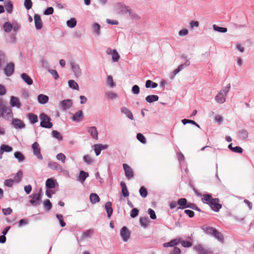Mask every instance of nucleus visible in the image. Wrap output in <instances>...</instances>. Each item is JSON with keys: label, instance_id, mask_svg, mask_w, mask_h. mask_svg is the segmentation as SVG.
I'll return each mask as SVG.
<instances>
[{"label": "nucleus", "instance_id": "obj_1", "mask_svg": "<svg viewBox=\"0 0 254 254\" xmlns=\"http://www.w3.org/2000/svg\"><path fill=\"white\" fill-rule=\"evenodd\" d=\"M201 200L203 203L208 204L215 212L219 211L222 207V205L219 203V199L213 198L209 194H203Z\"/></svg>", "mask_w": 254, "mask_h": 254}, {"label": "nucleus", "instance_id": "obj_2", "mask_svg": "<svg viewBox=\"0 0 254 254\" xmlns=\"http://www.w3.org/2000/svg\"><path fill=\"white\" fill-rule=\"evenodd\" d=\"M231 85L228 84L226 86L223 87L215 97L216 101L219 104L224 103L225 101V97L230 90Z\"/></svg>", "mask_w": 254, "mask_h": 254}, {"label": "nucleus", "instance_id": "obj_3", "mask_svg": "<svg viewBox=\"0 0 254 254\" xmlns=\"http://www.w3.org/2000/svg\"><path fill=\"white\" fill-rule=\"evenodd\" d=\"M41 121L40 126L42 127L51 128L53 127V124L50 122L51 118L45 113H41L39 116Z\"/></svg>", "mask_w": 254, "mask_h": 254}, {"label": "nucleus", "instance_id": "obj_4", "mask_svg": "<svg viewBox=\"0 0 254 254\" xmlns=\"http://www.w3.org/2000/svg\"><path fill=\"white\" fill-rule=\"evenodd\" d=\"M129 7L122 2L116 3L114 7L115 11L118 14H125L128 11Z\"/></svg>", "mask_w": 254, "mask_h": 254}, {"label": "nucleus", "instance_id": "obj_5", "mask_svg": "<svg viewBox=\"0 0 254 254\" xmlns=\"http://www.w3.org/2000/svg\"><path fill=\"white\" fill-rule=\"evenodd\" d=\"M29 197L32 198V199H31L29 202L32 205L35 206L39 205L42 198V190H41L38 193L29 195Z\"/></svg>", "mask_w": 254, "mask_h": 254}, {"label": "nucleus", "instance_id": "obj_6", "mask_svg": "<svg viewBox=\"0 0 254 254\" xmlns=\"http://www.w3.org/2000/svg\"><path fill=\"white\" fill-rule=\"evenodd\" d=\"M0 111L1 112V116L3 118L8 120L12 116V111L9 107L2 105L0 108Z\"/></svg>", "mask_w": 254, "mask_h": 254}, {"label": "nucleus", "instance_id": "obj_7", "mask_svg": "<svg viewBox=\"0 0 254 254\" xmlns=\"http://www.w3.org/2000/svg\"><path fill=\"white\" fill-rule=\"evenodd\" d=\"M70 65L74 76L76 78L80 77L82 75V70L79 65L74 62H71Z\"/></svg>", "mask_w": 254, "mask_h": 254}, {"label": "nucleus", "instance_id": "obj_8", "mask_svg": "<svg viewBox=\"0 0 254 254\" xmlns=\"http://www.w3.org/2000/svg\"><path fill=\"white\" fill-rule=\"evenodd\" d=\"M32 148L33 151V154L39 160H42L43 157L41 153V148L38 142H35L32 145Z\"/></svg>", "mask_w": 254, "mask_h": 254}, {"label": "nucleus", "instance_id": "obj_9", "mask_svg": "<svg viewBox=\"0 0 254 254\" xmlns=\"http://www.w3.org/2000/svg\"><path fill=\"white\" fill-rule=\"evenodd\" d=\"M120 235L124 242H127L130 238V233L125 226H124L121 230Z\"/></svg>", "mask_w": 254, "mask_h": 254}, {"label": "nucleus", "instance_id": "obj_10", "mask_svg": "<svg viewBox=\"0 0 254 254\" xmlns=\"http://www.w3.org/2000/svg\"><path fill=\"white\" fill-rule=\"evenodd\" d=\"M123 168L125 171V173L126 177L128 179H131L133 177V172L131 167L127 164H123Z\"/></svg>", "mask_w": 254, "mask_h": 254}, {"label": "nucleus", "instance_id": "obj_11", "mask_svg": "<svg viewBox=\"0 0 254 254\" xmlns=\"http://www.w3.org/2000/svg\"><path fill=\"white\" fill-rule=\"evenodd\" d=\"M106 53L108 55L112 56V61L114 62H118L120 58V56L116 50H113L109 48L106 50Z\"/></svg>", "mask_w": 254, "mask_h": 254}, {"label": "nucleus", "instance_id": "obj_12", "mask_svg": "<svg viewBox=\"0 0 254 254\" xmlns=\"http://www.w3.org/2000/svg\"><path fill=\"white\" fill-rule=\"evenodd\" d=\"M72 100L70 99L64 100L61 102L60 106L63 110L69 109L72 105Z\"/></svg>", "mask_w": 254, "mask_h": 254}, {"label": "nucleus", "instance_id": "obj_13", "mask_svg": "<svg viewBox=\"0 0 254 254\" xmlns=\"http://www.w3.org/2000/svg\"><path fill=\"white\" fill-rule=\"evenodd\" d=\"M87 132L94 139H98V132L97 128L95 127H91L87 128Z\"/></svg>", "mask_w": 254, "mask_h": 254}, {"label": "nucleus", "instance_id": "obj_14", "mask_svg": "<svg viewBox=\"0 0 254 254\" xmlns=\"http://www.w3.org/2000/svg\"><path fill=\"white\" fill-rule=\"evenodd\" d=\"M35 27L37 29H41L43 27V23L41 17L38 14H35L34 16Z\"/></svg>", "mask_w": 254, "mask_h": 254}, {"label": "nucleus", "instance_id": "obj_15", "mask_svg": "<svg viewBox=\"0 0 254 254\" xmlns=\"http://www.w3.org/2000/svg\"><path fill=\"white\" fill-rule=\"evenodd\" d=\"M14 65L12 63H10L7 64L4 68V72L6 76H10L14 71Z\"/></svg>", "mask_w": 254, "mask_h": 254}, {"label": "nucleus", "instance_id": "obj_16", "mask_svg": "<svg viewBox=\"0 0 254 254\" xmlns=\"http://www.w3.org/2000/svg\"><path fill=\"white\" fill-rule=\"evenodd\" d=\"M10 104L12 107H16L19 108L21 107V103L17 97L12 96L10 97Z\"/></svg>", "mask_w": 254, "mask_h": 254}, {"label": "nucleus", "instance_id": "obj_17", "mask_svg": "<svg viewBox=\"0 0 254 254\" xmlns=\"http://www.w3.org/2000/svg\"><path fill=\"white\" fill-rule=\"evenodd\" d=\"M122 113L126 115V116L131 120L134 119L133 116L131 112L126 107H123L121 108Z\"/></svg>", "mask_w": 254, "mask_h": 254}, {"label": "nucleus", "instance_id": "obj_18", "mask_svg": "<svg viewBox=\"0 0 254 254\" xmlns=\"http://www.w3.org/2000/svg\"><path fill=\"white\" fill-rule=\"evenodd\" d=\"M12 124L16 128H23L25 127V124L20 119H15L12 121Z\"/></svg>", "mask_w": 254, "mask_h": 254}, {"label": "nucleus", "instance_id": "obj_19", "mask_svg": "<svg viewBox=\"0 0 254 254\" xmlns=\"http://www.w3.org/2000/svg\"><path fill=\"white\" fill-rule=\"evenodd\" d=\"M57 184L56 181L52 178L48 179L46 181V187L48 189H54Z\"/></svg>", "mask_w": 254, "mask_h": 254}, {"label": "nucleus", "instance_id": "obj_20", "mask_svg": "<svg viewBox=\"0 0 254 254\" xmlns=\"http://www.w3.org/2000/svg\"><path fill=\"white\" fill-rule=\"evenodd\" d=\"M189 202H187V200L185 198H182L179 199L178 200V204L180 205L178 209H184L187 208Z\"/></svg>", "mask_w": 254, "mask_h": 254}, {"label": "nucleus", "instance_id": "obj_21", "mask_svg": "<svg viewBox=\"0 0 254 254\" xmlns=\"http://www.w3.org/2000/svg\"><path fill=\"white\" fill-rule=\"evenodd\" d=\"M83 112L80 110L76 112L72 117V121L76 122H80L83 118Z\"/></svg>", "mask_w": 254, "mask_h": 254}, {"label": "nucleus", "instance_id": "obj_22", "mask_svg": "<svg viewBox=\"0 0 254 254\" xmlns=\"http://www.w3.org/2000/svg\"><path fill=\"white\" fill-rule=\"evenodd\" d=\"M21 77L28 85H31L33 84V80L27 74L25 73H22Z\"/></svg>", "mask_w": 254, "mask_h": 254}, {"label": "nucleus", "instance_id": "obj_23", "mask_svg": "<svg viewBox=\"0 0 254 254\" xmlns=\"http://www.w3.org/2000/svg\"><path fill=\"white\" fill-rule=\"evenodd\" d=\"M48 166L49 168L53 170L59 171L62 166L56 162L51 161L48 163Z\"/></svg>", "mask_w": 254, "mask_h": 254}, {"label": "nucleus", "instance_id": "obj_24", "mask_svg": "<svg viewBox=\"0 0 254 254\" xmlns=\"http://www.w3.org/2000/svg\"><path fill=\"white\" fill-rule=\"evenodd\" d=\"M105 208L107 213V216L109 218H110L113 213L112 203L110 201L106 202L105 204Z\"/></svg>", "mask_w": 254, "mask_h": 254}, {"label": "nucleus", "instance_id": "obj_25", "mask_svg": "<svg viewBox=\"0 0 254 254\" xmlns=\"http://www.w3.org/2000/svg\"><path fill=\"white\" fill-rule=\"evenodd\" d=\"M49 97L47 95L41 94L38 96V101L41 104H45L48 102Z\"/></svg>", "mask_w": 254, "mask_h": 254}, {"label": "nucleus", "instance_id": "obj_26", "mask_svg": "<svg viewBox=\"0 0 254 254\" xmlns=\"http://www.w3.org/2000/svg\"><path fill=\"white\" fill-rule=\"evenodd\" d=\"M68 86L74 90H79V85L78 83L74 80L71 79L68 81Z\"/></svg>", "mask_w": 254, "mask_h": 254}, {"label": "nucleus", "instance_id": "obj_27", "mask_svg": "<svg viewBox=\"0 0 254 254\" xmlns=\"http://www.w3.org/2000/svg\"><path fill=\"white\" fill-rule=\"evenodd\" d=\"M106 84L111 88L115 87L116 84L113 80V78L111 75H108L106 79Z\"/></svg>", "mask_w": 254, "mask_h": 254}, {"label": "nucleus", "instance_id": "obj_28", "mask_svg": "<svg viewBox=\"0 0 254 254\" xmlns=\"http://www.w3.org/2000/svg\"><path fill=\"white\" fill-rule=\"evenodd\" d=\"M90 201L91 203L95 204L100 201V198L96 193H92L90 195Z\"/></svg>", "mask_w": 254, "mask_h": 254}, {"label": "nucleus", "instance_id": "obj_29", "mask_svg": "<svg viewBox=\"0 0 254 254\" xmlns=\"http://www.w3.org/2000/svg\"><path fill=\"white\" fill-rule=\"evenodd\" d=\"M23 177V172L21 170L19 171L13 177V181L16 183H19L22 180Z\"/></svg>", "mask_w": 254, "mask_h": 254}, {"label": "nucleus", "instance_id": "obj_30", "mask_svg": "<svg viewBox=\"0 0 254 254\" xmlns=\"http://www.w3.org/2000/svg\"><path fill=\"white\" fill-rule=\"evenodd\" d=\"M159 99V97L155 95H148L145 98V100L147 102L151 103L155 101H157Z\"/></svg>", "mask_w": 254, "mask_h": 254}, {"label": "nucleus", "instance_id": "obj_31", "mask_svg": "<svg viewBox=\"0 0 254 254\" xmlns=\"http://www.w3.org/2000/svg\"><path fill=\"white\" fill-rule=\"evenodd\" d=\"M100 25L97 23H94L92 24V29L93 31L97 35L100 34Z\"/></svg>", "mask_w": 254, "mask_h": 254}, {"label": "nucleus", "instance_id": "obj_32", "mask_svg": "<svg viewBox=\"0 0 254 254\" xmlns=\"http://www.w3.org/2000/svg\"><path fill=\"white\" fill-rule=\"evenodd\" d=\"M140 225L143 228H146L149 224V221L147 217H141L139 219Z\"/></svg>", "mask_w": 254, "mask_h": 254}, {"label": "nucleus", "instance_id": "obj_33", "mask_svg": "<svg viewBox=\"0 0 254 254\" xmlns=\"http://www.w3.org/2000/svg\"><path fill=\"white\" fill-rule=\"evenodd\" d=\"M3 29L5 32L9 33L12 29V25L9 22H5L3 24Z\"/></svg>", "mask_w": 254, "mask_h": 254}, {"label": "nucleus", "instance_id": "obj_34", "mask_svg": "<svg viewBox=\"0 0 254 254\" xmlns=\"http://www.w3.org/2000/svg\"><path fill=\"white\" fill-rule=\"evenodd\" d=\"M14 157L18 160L19 162H22L25 160L24 155L19 151H16L14 153Z\"/></svg>", "mask_w": 254, "mask_h": 254}, {"label": "nucleus", "instance_id": "obj_35", "mask_svg": "<svg viewBox=\"0 0 254 254\" xmlns=\"http://www.w3.org/2000/svg\"><path fill=\"white\" fill-rule=\"evenodd\" d=\"M89 174L87 172H84L83 171H80L79 175V179L80 182L83 183L86 179L88 177Z\"/></svg>", "mask_w": 254, "mask_h": 254}, {"label": "nucleus", "instance_id": "obj_36", "mask_svg": "<svg viewBox=\"0 0 254 254\" xmlns=\"http://www.w3.org/2000/svg\"><path fill=\"white\" fill-rule=\"evenodd\" d=\"M248 132L246 129H242L239 131V136L242 139H246L248 137Z\"/></svg>", "mask_w": 254, "mask_h": 254}, {"label": "nucleus", "instance_id": "obj_37", "mask_svg": "<svg viewBox=\"0 0 254 254\" xmlns=\"http://www.w3.org/2000/svg\"><path fill=\"white\" fill-rule=\"evenodd\" d=\"M28 117L31 124H34L38 122V117L37 115L32 113H29L28 115Z\"/></svg>", "mask_w": 254, "mask_h": 254}, {"label": "nucleus", "instance_id": "obj_38", "mask_svg": "<svg viewBox=\"0 0 254 254\" xmlns=\"http://www.w3.org/2000/svg\"><path fill=\"white\" fill-rule=\"evenodd\" d=\"M129 16L132 19L137 20L139 19V16L130 8H128V11H127Z\"/></svg>", "mask_w": 254, "mask_h": 254}, {"label": "nucleus", "instance_id": "obj_39", "mask_svg": "<svg viewBox=\"0 0 254 254\" xmlns=\"http://www.w3.org/2000/svg\"><path fill=\"white\" fill-rule=\"evenodd\" d=\"M84 162L88 165H90L94 161V159L89 155H84L83 157Z\"/></svg>", "mask_w": 254, "mask_h": 254}, {"label": "nucleus", "instance_id": "obj_40", "mask_svg": "<svg viewBox=\"0 0 254 254\" xmlns=\"http://www.w3.org/2000/svg\"><path fill=\"white\" fill-rule=\"evenodd\" d=\"M203 230L207 234L213 235L216 229L211 227H203Z\"/></svg>", "mask_w": 254, "mask_h": 254}, {"label": "nucleus", "instance_id": "obj_41", "mask_svg": "<svg viewBox=\"0 0 254 254\" xmlns=\"http://www.w3.org/2000/svg\"><path fill=\"white\" fill-rule=\"evenodd\" d=\"M77 23L75 18H72L66 21V25L68 27L74 28Z\"/></svg>", "mask_w": 254, "mask_h": 254}, {"label": "nucleus", "instance_id": "obj_42", "mask_svg": "<svg viewBox=\"0 0 254 254\" xmlns=\"http://www.w3.org/2000/svg\"><path fill=\"white\" fill-rule=\"evenodd\" d=\"M215 239H216L218 241L223 243V237L222 235L218 232L217 230L215 231L213 235H212Z\"/></svg>", "mask_w": 254, "mask_h": 254}, {"label": "nucleus", "instance_id": "obj_43", "mask_svg": "<svg viewBox=\"0 0 254 254\" xmlns=\"http://www.w3.org/2000/svg\"><path fill=\"white\" fill-rule=\"evenodd\" d=\"M106 95L109 99L112 100H114L118 97L117 94L111 91L107 92L106 93Z\"/></svg>", "mask_w": 254, "mask_h": 254}, {"label": "nucleus", "instance_id": "obj_44", "mask_svg": "<svg viewBox=\"0 0 254 254\" xmlns=\"http://www.w3.org/2000/svg\"><path fill=\"white\" fill-rule=\"evenodd\" d=\"M213 28L214 30L221 33H226L227 31L226 28L221 27L215 24L213 25Z\"/></svg>", "mask_w": 254, "mask_h": 254}, {"label": "nucleus", "instance_id": "obj_45", "mask_svg": "<svg viewBox=\"0 0 254 254\" xmlns=\"http://www.w3.org/2000/svg\"><path fill=\"white\" fill-rule=\"evenodd\" d=\"M157 86H158V84L156 83L153 82L150 80H147L146 81L145 87L147 88H148L150 87H152V88H155L157 87Z\"/></svg>", "mask_w": 254, "mask_h": 254}, {"label": "nucleus", "instance_id": "obj_46", "mask_svg": "<svg viewBox=\"0 0 254 254\" xmlns=\"http://www.w3.org/2000/svg\"><path fill=\"white\" fill-rule=\"evenodd\" d=\"M5 8L6 10V11L9 13H11L13 9V6L12 4L11 1H8L6 2L5 5Z\"/></svg>", "mask_w": 254, "mask_h": 254}, {"label": "nucleus", "instance_id": "obj_47", "mask_svg": "<svg viewBox=\"0 0 254 254\" xmlns=\"http://www.w3.org/2000/svg\"><path fill=\"white\" fill-rule=\"evenodd\" d=\"M56 158L58 160L61 161L62 163H64L65 162L66 156L64 154L60 153L56 155Z\"/></svg>", "mask_w": 254, "mask_h": 254}, {"label": "nucleus", "instance_id": "obj_48", "mask_svg": "<svg viewBox=\"0 0 254 254\" xmlns=\"http://www.w3.org/2000/svg\"><path fill=\"white\" fill-rule=\"evenodd\" d=\"M45 208L48 210H50L52 208V203L49 199H46L43 202Z\"/></svg>", "mask_w": 254, "mask_h": 254}, {"label": "nucleus", "instance_id": "obj_49", "mask_svg": "<svg viewBox=\"0 0 254 254\" xmlns=\"http://www.w3.org/2000/svg\"><path fill=\"white\" fill-rule=\"evenodd\" d=\"M0 148L4 152H10L12 151V148L7 145L3 144L1 145Z\"/></svg>", "mask_w": 254, "mask_h": 254}, {"label": "nucleus", "instance_id": "obj_50", "mask_svg": "<svg viewBox=\"0 0 254 254\" xmlns=\"http://www.w3.org/2000/svg\"><path fill=\"white\" fill-rule=\"evenodd\" d=\"M52 136L58 139L59 140H62V136L60 133L57 130H53L52 132Z\"/></svg>", "mask_w": 254, "mask_h": 254}, {"label": "nucleus", "instance_id": "obj_51", "mask_svg": "<svg viewBox=\"0 0 254 254\" xmlns=\"http://www.w3.org/2000/svg\"><path fill=\"white\" fill-rule=\"evenodd\" d=\"M139 193L142 197H146L147 195V191L144 187H141L139 190Z\"/></svg>", "mask_w": 254, "mask_h": 254}, {"label": "nucleus", "instance_id": "obj_52", "mask_svg": "<svg viewBox=\"0 0 254 254\" xmlns=\"http://www.w3.org/2000/svg\"><path fill=\"white\" fill-rule=\"evenodd\" d=\"M56 217L59 221L60 224L62 227L65 226V223L64 221L63 216L62 214H56Z\"/></svg>", "mask_w": 254, "mask_h": 254}, {"label": "nucleus", "instance_id": "obj_53", "mask_svg": "<svg viewBox=\"0 0 254 254\" xmlns=\"http://www.w3.org/2000/svg\"><path fill=\"white\" fill-rule=\"evenodd\" d=\"M137 139L143 144H145L146 142V139L144 136L141 133H138L136 136Z\"/></svg>", "mask_w": 254, "mask_h": 254}, {"label": "nucleus", "instance_id": "obj_54", "mask_svg": "<svg viewBox=\"0 0 254 254\" xmlns=\"http://www.w3.org/2000/svg\"><path fill=\"white\" fill-rule=\"evenodd\" d=\"M24 5L26 9L29 10L32 7V2L31 0H25Z\"/></svg>", "mask_w": 254, "mask_h": 254}, {"label": "nucleus", "instance_id": "obj_55", "mask_svg": "<svg viewBox=\"0 0 254 254\" xmlns=\"http://www.w3.org/2000/svg\"><path fill=\"white\" fill-rule=\"evenodd\" d=\"M190 64V62L189 60H186V62L184 64H180L177 68L179 71H181L184 69L185 67L188 66Z\"/></svg>", "mask_w": 254, "mask_h": 254}, {"label": "nucleus", "instance_id": "obj_56", "mask_svg": "<svg viewBox=\"0 0 254 254\" xmlns=\"http://www.w3.org/2000/svg\"><path fill=\"white\" fill-rule=\"evenodd\" d=\"M148 213L150 215V217L152 219H156V215L155 213V211L153 209H152L151 208H149L148 209Z\"/></svg>", "mask_w": 254, "mask_h": 254}, {"label": "nucleus", "instance_id": "obj_57", "mask_svg": "<svg viewBox=\"0 0 254 254\" xmlns=\"http://www.w3.org/2000/svg\"><path fill=\"white\" fill-rule=\"evenodd\" d=\"M180 243H181L182 246H183L185 248H190L192 246V243L189 241L181 240Z\"/></svg>", "mask_w": 254, "mask_h": 254}, {"label": "nucleus", "instance_id": "obj_58", "mask_svg": "<svg viewBox=\"0 0 254 254\" xmlns=\"http://www.w3.org/2000/svg\"><path fill=\"white\" fill-rule=\"evenodd\" d=\"M54 12V8L52 7L47 8L44 12L43 14L46 15L52 14Z\"/></svg>", "mask_w": 254, "mask_h": 254}, {"label": "nucleus", "instance_id": "obj_59", "mask_svg": "<svg viewBox=\"0 0 254 254\" xmlns=\"http://www.w3.org/2000/svg\"><path fill=\"white\" fill-rule=\"evenodd\" d=\"M14 181L12 179H6L4 181V185L8 187H12Z\"/></svg>", "mask_w": 254, "mask_h": 254}, {"label": "nucleus", "instance_id": "obj_60", "mask_svg": "<svg viewBox=\"0 0 254 254\" xmlns=\"http://www.w3.org/2000/svg\"><path fill=\"white\" fill-rule=\"evenodd\" d=\"M132 92L134 94H138L139 93L140 89L138 85H133L131 89Z\"/></svg>", "mask_w": 254, "mask_h": 254}, {"label": "nucleus", "instance_id": "obj_61", "mask_svg": "<svg viewBox=\"0 0 254 254\" xmlns=\"http://www.w3.org/2000/svg\"><path fill=\"white\" fill-rule=\"evenodd\" d=\"M181 242V238L178 239H174L170 242V245L171 247H174L175 246L177 245L178 244H179Z\"/></svg>", "mask_w": 254, "mask_h": 254}, {"label": "nucleus", "instance_id": "obj_62", "mask_svg": "<svg viewBox=\"0 0 254 254\" xmlns=\"http://www.w3.org/2000/svg\"><path fill=\"white\" fill-rule=\"evenodd\" d=\"M138 210L137 208H133L130 211V216L132 218L136 217L138 214Z\"/></svg>", "mask_w": 254, "mask_h": 254}, {"label": "nucleus", "instance_id": "obj_63", "mask_svg": "<svg viewBox=\"0 0 254 254\" xmlns=\"http://www.w3.org/2000/svg\"><path fill=\"white\" fill-rule=\"evenodd\" d=\"M48 71L49 72V73H50V74L51 75H52V76L54 77V78L55 79H58L59 78L58 73L57 71L56 70H54V69H49L48 70Z\"/></svg>", "mask_w": 254, "mask_h": 254}, {"label": "nucleus", "instance_id": "obj_64", "mask_svg": "<svg viewBox=\"0 0 254 254\" xmlns=\"http://www.w3.org/2000/svg\"><path fill=\"white\" fill-rule=\"evenodd\" d=\"M187 208H190L192 209L193 210H197V211H200V209L196 206V204H195L194 203H191V202H189V203L188 204Z\"/></svg>", "mask_w": 254, "mask_h": 254}]
</instances>
